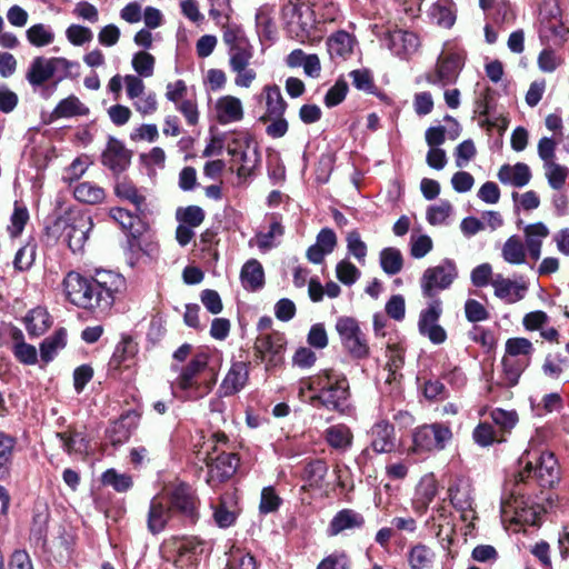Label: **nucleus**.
I'll return each mask as SVG.
<instances>
[{"mask_svg":"<svg viewBox=\"0 0 569 569\" xmlns=\"http://www.w3.org/2000/svg\"><path fill=\"white\" fill-rule=\"evenodd\" d=\"M62 286L72 305L93 312H106L113 306L116 295L124 289L126 280L111 270H97L92 277L70 271Z\"/></svg>","mask_w":569,"mask_h":569,"instance_id":"f257e3e1","label":"nucleus"},{"mask_svg":"<svg viewBox=\"0 0 569 569\" xmlns=\"http://www.w3.org/2000/svg\"><path fill=\"white\" fill-rule=\"evenodd\" d=\"M318 388L319 392L310 398L313 406L320 405L328 410L347 413L349 410L350 387L343 373H336L332 369L323 370L308 389Z\"/></svg>","mask_w":569,"mask_h":569,"instance_id":"f03ea898","label":"nucleus"},{"mask_svg":"<svg viewBox=\"0 0 569 569\" xmlns=\"http://www.w3.org/2000/svg\"><path fill=\"white\" fill-rule=\"evenodd\" d=\"M209 356L199 352L189 363L180 369L178 377L171 383L172 393L183 401H193L203 398L211 390V383H201L200 373L208 366Z\"/></svg>","mask_w":569,"mask_h":569,"instance_id":"7ed1b4c3","label":"nucleus"},{"mask_svg":"<svg viewBox=\"0 0 569 569\" xmlns=\"http://www.w3.org/2000/svg\"><path fill=\"white\" fill-rule=\"evenodd\" d=\"M522 468L515 475V480L511 485L510 500L507 501V506L515 513V521L517 523L533 525V500L529 495L530 486L528 480L531 477V462H523L522 458L518 461Z\"/></svg>","mask_w":569,"mask_h":569,"instance_id":"20e7f679","label":"nucleus"},{"mask_svg":"<svg viewBox=\"0 0 569 569\" xmlns=\"http://www.w3.org/2000/svg\"><path fill=\"white\" fill-rule=\"evenodd\" d=\"M91 218L79 211H70L58 217L48 231L63 237L72 252L81 251L92 229Z\"/></svg>","mask_w":569,"mask_h":569,"instance_id":"39448f33","label":"nucleus"},{"mask_svg":"<svg viewBox=\"0 0 569 569\" xmlns=\"http://www.w3.org/2000/svg\"><path fill=\"white\" fill-rule=\"evenodd\" d=\"M164 498L174 517L184 526L194 525L200 517V499L196 490L187 482L179 481L166 489Z\"/></svg>","mask_w":569,"mask_h":569,"instance_id":"423d86ee","label":"nucleus"},{"mask_svg":"<svg viewBox=\"0 0 569 569\" xmlns=\"http://www.w3.org/2000/svg\"><path fill=\"white\" fill-rule=\"evenodd\" d=\"M73 67H78V63L62 57H36L28 68L26 79L33 90L37 91L38 87H42V84L53 78L54 80L58 79V81L68 78L70 69Z\"/></svg>","mask_w":569,"mask_h":569,"instance_id":"0eeeda50","label":"nucleus"},{"mask_svg":"<svg viewBox=\"0 0 569 569\" xmlns=\"http://www.w3.org/2000/svg\"><path fill=\"white\" fill-rule=\"evenodd\" d=\"M214 447L211 452H208L204 461L208 467V476L207 483L210 487H216L217 485L228 480L231 478L237 468L239 466V458L233 452H218L217 445L226 443L228 438L224 433H216L213 435Z\"/></svg>","mask_w":569,"mask_h":569,"instance_id":"6e6552de","label":"nucleus"},{"mask_svg":"<svg viewBox=\"0 0 569 569\" xmlns=\"http://www.w3.org/2000/svg\"><path fill=\"white\" fill-rule=\"evenodd\" d=\"M540 39L552 46H561L569 33V28L562 20L557 0H543L539 9Z\"/></svg>","mask_w":569,"mask_h":569,"instance_id":"1a4fd4ad","label":"nucleus"},{"mask_svg":"<svg viewBox=\"0 0 569 569\" xmlns=\"http://www.w3.org/2000/svg\"><path fill=\"white\" fill-rule=\"evenodd\" d=\"M457 277V266L451 259H443L438 266L427 268L420 279L423 297L438 299L437 293L448 289Z\"/></svg>","mask_w":569,"mask_h":569,"instance_id":"9d476101","label":"nucleus"},{"mask_svg":"<svg viewBox=\"0 0 569 569\" xmlns=\"http://www.w3.org/2000/svg\"><path fill=\"white\" fill-rule=\"evenodd\" d=\"M341 345L353 359H366L370 355V348L366 335L360 329L358 321L351 317H340L336 323Z\"/></svg>","mask_w":569,"mask_h":569,"instance_id":"9b49d317","label":"nucleus"},{"mask_svg":"<svg viewBox=\"0 0 569 569\" xmlns=\"http://www.w3.org/2000/svg\"><path fill=\"white\" fill-rule=\"evenodd\" d=\"M451 439L452 431L449 426L440 422L423 425L413 432V450L416 452L440 451Z\"/></svg>","mask_w":569,"mask_h":569,"instance_id":"f8f14e48","label":"nucleus"},{"mask_svg":"<svg viewBox=\"0 0 569 569\" xmlns=\"http://www.w3.org/2000/svg\"><path fill=\"white\" fill-rule=\"evenodd\" d=\"M442 315V302L440 299L430 300L427 308L420 312L418 329L419 332L428 337L435 345H441L447 339L446 330L438 323Z\"/></svg>","mask_w":569,"mask_h":569,"instance_id":"ddd939ff","label":"nucleus"},{"mask_svg":"<svg viewBox=\"0 0 569 569\" xmlns=\"http://www.w3.org/2000/svg\"><path fill=\"white\" fill-rule=\"evenodd\" d=\"M286 343L283 333H261L254 341V350L261 360L267 361V368L277 367L283 360Z\"/></svg>","mask_w":569,"mask_h":569,"instance_id":"4468645a","label":"nucleus"},{"mask_svg":"<svg viewBox=\"0 0 569 569\" xmlns=\"http://www.w3.org/2000/svg\"><path fill=\"white\" fill-rule=\"evenodd\" d=\"M176 553L173 563L178 569H196L203 552V541L197 537L174 538L171 542Z\"/></svg>","mask_w":569,"mask_h":569,"instance_id":"2eb2a0df","label":"nucleus"},{"mask_svg":"<svg viewBox=\"0 0 569 569\" xmlns=\"http://www.w3.org/2000/svg\"><path fill=\"white\" fill-rule=\"evenodd\" d=\"M130 162L131 151L117 138L109 137L107 147L101 154V163L113 174H120L129 167Z\"/></svg>","mask_w":569,"mask_h":569,"instance_id":"dca6fc26","label":"nucleus"},{"mask_svg":"<svg viewBox=\"0 0 569 569\" xmlns=\"http://www.w3.org/2000/svg\"><path fill=\"white\" fill-rule=\"evenodd\" d=\"M526 243L518 236H511L502 247V258L511 264H521L526 261L527 251L533 252V224L525 227Z\"/></svg>","mask_w":569,"mask_h":569,"instance_id":"f3484780","label":"nucleus"},{"mask_svg":"<svg viewBox=\"0 0 569 569\" xmlns=\"http://www.w3.org/2000/svg\"><path fill=\"white\" fill-rule=\"evenodd\" d=\"M449 497L452 506L461 512L465 521L475 518L472 489L467 479H456L449 487Z\"/></svg>","mask_w":569,"mask_h":569,"instance_id":"a211bd4d","label":"nucleus"},{"mask_svg":"<svg viewBox=\"0 0 569 569\" xmlns=\"http://www.w3.org/2000/svg\"><path fill=\"white\" fill-rule=\"evenodd\" d=\"M463 66V59L459 53H448L439 58L435 79L429 77L428 81L433 84L448 86L453 83Z\"/></svg>","mask_w":569,"mask_h":569,"instance_id":"6ab92c4d","label":"nucleus"},{"mask_svg":"<svg viewBox=\"0 0 569 569\" xmlns=\"http://www.w3.org/2000/svg\"><path fill=\"white\" fill-rule=\"evenodd\" d=\"M176 518L166 498L153 497L149 503L147 528L152 535L160 533L170 519Z\"/></svg>","mask_w":569,"mask_h":569,"instance_id":"aec40b11","label":"nucleus"},{"mask_svg":"<svg viewBox=\"0 0 569 569\" xmlns=\"http://www.w3.org/2000/svg\"><path fill=\"white\" fill-rule=\"evenodd\" d=\"M370 438V448L376 453H389L396 448L395 427L387 420H380L371 427Z\"/></svg>","mask_w":569,"mask_h":569,"instance_id":"412c9836","label":"nucleus"},{"mask_svg":"<svg viewBox=\"0 0 569 569\" xmlns=\"http://www.w3.org/2000/svg\"><path fill=\"white\" fill-rule=\"evenodd\" d=\"M383 41L388 49L398 57H406L415 52L419 46L418 37L413 32L400 29L387 32Z\"/></svg>","mask_w":569,"mask_h":569,"instance_id":"4be33fe9","label":"nucleus"},{"mask_svg":"<svg viewBox=\"0 0 569 569\" xmlns=\"http://www.w3.org/2000/svg\"><path fill=\"white\" fill-rule=\"evenodd\" d=\"M248 377V365L243 361L233 362L219 387L220 396L229 397L239 392L246 386Z\"/></svg>","mask_w":569,"mask_h":569,"instance_id":"5701e85b","label":"nucleus"},{"mask_svg":"<svg viewBox=\"0 0 569 569\" xmlns=\"http://www.w3.org/2000/svg\"><path fill=\"white\" fill-rule=\"evenodd\" d=\"M141 214L142 213L137 211L132 213L123 208H112L110 210L111 218L117 221L133 240H137L147 230V224L142 220Z\"/></svg>","mask_w":569,"mask_h":569,"instance_id":"b1692460","label":"nucleus"},{"mask_svg":"<svg viewBox=\"0 0 569 569\" xmlns=\"http://www.w3.org/2000/svg\"><path fill=\"white\" fill-rule=\"evenodd\" d=\"M365 525V517L353 509H342L335 515L328 527V535L338 536L345 530L360 529Z\"/></svg>","mask_w":569,"mask_h":569,"instance_id":"393cba45","label":"nucleus"},{"mask_svg":"<svg viewBox=\"0 0 569 569\" xmlns=\"http://www.w3.org/2000/svg\"><path fill=\"white\" fill-rule=\"evenodd\" d=\"M216 117L220 124L240 121L243 118V108L239 98L223 96L216 102Z\"/></svg>","mask_w":569,"mask_h":569,"instance_id":"a878e982","label":"nucleus"},{"mask_svg":"<svg viewBox=\"0 0 569 569\" xmlns=\"http://www.w3.org/2000/svg\"><path fill=\"white\" fill-rule=\"evenodd\" d=\"M559 479L558 463L552 453H546L540 457L536 463V482L543 488H551Z\"/></svg>","mask_w":569,"mask_h":569,"instance_id":"bb28decb","label":"nucleus"},{"mask_svg":"<svg viewBox=\"0 0 569 569\" xmlns=\"http://www.w3.org/2000/svg\"><path fill=\"white\" fill-rule=\"evenodd\" d=\"M50 511L47 505L36 503L33 507L30 537L37 545L44 546L48 536Z\"/></svg>","mask_w":569,"mask_h":569,"instance_id":"cd10ccee","label":"nucleus"},{"mask_svg":"<svg viewBox=\"0 0 569 569\" xmlns=\"http://www.w3.org/2000/svg\"><path fill=\"white\" fill-rule=\"evenodd\" d=\"M137 416L134 413H127L111 423L107 429V438L113 445H122L129 440L132 430L136 428Z\"/></svg>","mask_w":569,"mask_h":569,"instance_id":"c85d7f7f","label":"nucleus"},{"mask_svg":"<svg viewBox=\"0 0 569 569\" xmlns=\"http://www.w3.org/2000/svg\"><path fill=\"white\" fill-rule=\"evenodd\" d=\"M266 99V113L262 114L259 120L261 122L270 121L273 116H283L287 109V102L284 101L280 88L277 84L266 86L263 88Z\"/></svg>","mask_w":569,"mask_h":569,"instance_id":"c756f323","label":"nucleus"},{"mask_svg":"<svg viewBox=\"0 0 569 569\" xmlns=\"http://www.w3.org/2000/svg\"><path fill=\"white\" fill-rule=\"evenodd\" d=\"M89 112V108L77 96L70 94L56 106L50 113V119L54 121L62 118L88 116Z\"/></svg>","mask_w":569,"mask_h":569,"instance_id":"7c9ffc66","label":"nucleus"},{"mask_svg":"<svg viewBox=\"0 0 569 569\" xmlns=\"http://www.w3.org/2000/svg\"><path fill=\"white\" fill-rule=\"evenodd\" d=\"M498 178L505 184L521 188L530 181L531 171L527 164L521 162L515 166L503 164L499 169Z\"/></svg>","mask_w":569,"mask_h":569,"instance_id":"2f4dec72","label":"nucleus"},{"mask_svg":"<svg viewBox=\"0 0 569 569\" xmlns=\"http://www.w3.org/2000/svg\"><path fill=\"white\" fill-rule=\"evenodd\" d=\"M240 280L242 287L249 291H257L264 284V271L262 264L256 260H248L241 269Z\"/></svg>","mask_w":569,"mask_h":569,"instance_id":"473e14b6","label":"nucleus"},{"mask_svg":"<svg viewBox=\"0 0 569 569\" xmlns=\"http://www.w3.org/2000/svg\"><path fill=\"white\" fill-rule=\"evenodd\" d=\"M325 440L332 449L347 451L352 446L353 433L348 426L338 423L325 430Z\"/></svg>","mask_w":569,"mask_h":569,"instance_id":"72a5a7b5","label":"nucleus"},{"mask_svg":"<svg viewBox=\"0 0 569 569\" xmlns=\"http://www.w3.org/2000/svg\"><path fill=\"white\" fill-rule=\"evenodd\" d=\"M428 16L437 26L449 29L456 22L455 3L451 0H439L430 7Z\"/></svg>","mask_w":569,"mask_h":569,"instance_id":"f704fd0d","label":"nucleus"},{"mask_svg":"<svg viewBox=\"0 0 569 569\" xmlns=\"http://www.w3.org/2000/svg\"><path fill=\"white\" fill-rule=\"evenodd\" d=\"M491 284L495 288V293L497 297L507 299L510 302L523 298L528 289V287L518 284L510 279H506L501 274L495 276V278L491 279Z\"/></svg>","mask_w":569,"mask_h":569,"instance_id":"c9c22d12","label":"nucleus"},{"mask_svg":"<svg viewBox=\"0 0 569 569\" xmlns=\"http://www.w3.org/2000/svg\"><path fill=\"white\" fill-rule=\"evenodd\" d=\"M529 356H508L505 355L502 358V368L505 376V385L512 387L518 383L519 378L523 370L529 366Z\"/></svg>","mask_w":569,"mask_h":569,"instance_id":"e433bc0d","label":"nucleus"},{"mask_svg":"<svg viewBox=\"0 0 569 569\" xmlns=\"http://www.w3.org/2000/svg\"><path fill=\"white\" fill-rule=\"evenodd\" d=\"M67 330L59 328L40 343V358L44 363L51 362L59 350L67 346Z\"/></svg>","mask_w":569,"mask_h":569,"instance_id":"4c0bfd02","label":"nucleus"},{"mask_svg":"<svg viewBox=\"0 0 569 569\" xmlns=\"http://www.w3.org/2000/svg\"><path fill=\"white\" fill-rule=\"evenodd\" d=\"M353 39L347 31L340 30L327 40V50L331 59H346L352 52Z\"/></svg>","mask_w":569,"mask_h":569,"instance_id":"58836bf2","label":"nucleus"},{"mask_svg":"<svg viewBox=\"0 0 569 569\" xmlns=\"http://www.w3.org/2000/svg\"><path fill=\"white\" fill-rule=\"evenodd\" d=\"M57 438L61 441L63 450L68 453H81L87 451L89 447V440L87 436L74 429L68 428V430L58 432Z\"/></svg>","mask_w":569,"mask_h":569,"instance_id":"ea45409f","label":"nucleus"},{"mask_svg":"<svg viewBox=\"0 0 569 569\" xmlns=\"http://www.w3.org/2000/svg\"><path fill=\"white\" fill-rule=\"evenodd\" d=\"M16 445L14 437L0 431V480H6L11 475Z\"/></svg>","mask_w":569,"mask_h":569,"instance_id":"a19ab883","label":"nucleus"},{"mask_svg":"<svg viewBox=\"0 0 569 569\" xmlns=\"http://www.w3.org/2000/svg\"><path fill=\"white\" fill-rule=\"evenodd\" d=\"M114 193L118 198L129 201L139 213L146 211V197L139 192L137 187L126 179L118 181L114 186Z\"/></svg>","mask_w":569,"mask_h":569,"instance_id":"79ce46f5","label":"nucleus"},{"mask_svg":"<svg viewBox=\"0 0 569 569\" xmlns=\"http://www.w3.org/2000/svg\"><path fill=\"white\" fill-rule=\"evenodd\" d=\"M24 322L28 333L34 337L43 335L51 326L50 315L40 307L30 310Z\"/></svg>","mask_w":569,"mask_h":569,"instance_id":"37998d69","label":"nucleus"},{"mask_svg":"<svg viewBox=\"0 0 569 569\" xmlns=\"http://www.w3.org/2000/svg\"><path fill=\"white\" fill-rule=\"evenodd\" d=\"M73 196L80 202L97 204L104 200L106 192L98 184L90 181H83L74 187Z\"/></svg>","mask_w":569,"mask_h":569,"instance_id":"c03bdc74","label":"nucleus"},{"mask_svg":"<svg viewBox=\"0 0 569 569\" xmlns=\"http://www.w3.org/2000/svg\"><path fill=\"white\" fill-rule=\"evenodd\" d=\"M435 560V552L426 545L413 546L408 553V562L411 569H429Z\"/></svg>","mask_w":569,"mask_h":569,"instance_id":"a18cd8bd","label":"nucleus"},{"mask_svg":"<svg viewBox=\"0 0 569 569\" xmlns=\"http://www.w3.org/2000/svg\"><path fill=\"white\" fill-rule=\"evenodd\" d=\"M380 266L389 276L399 273L403 266V258L400 250L393 247L382 249L380 251Z\"/></svg>","mask_w":569,"mask_h":569,"instance_id":"49530a36","label":"nucleus"},{"mask_svg":"<svg viewBox=\"0 0 569 569\" xmlns=\"http://www.w3.org/2000/svg\"><path fill=\"white\" fill-rule=\"evenodd\" d=\"M283 234L281 220L277 214H271L268 232L257 234V244L261 250H269L276 246L274 239Z\"/></svg>","mask_w":569,"mask_h":569,"instance_id":"de8ad7c7","label":"nucleus"},{"mask_svg":"<svg viewBox=\"0 0 569 569\" xmlns=\"http://www.w3.org/2000/svg\"><path fill=\"white\" fill-rule=\"evenodd\" d=\"M327 472L328 467L323 460H311L305 466L302 479L311 487H319Z\"/></svg>","mask_w":569,"mask_h":569,"instance_id":"09e8293b","label":"nucleus"},{"mask_svg":"<svg viewBox=\"0 0 569 569\" xmlns=\"http://www.w3.org/2000/svg\"><path fill=\"white\" fill-rule=\"evenodd\" d=\"M27 38L32 46L44 47L54 40V33L49 26L38 23L27 30Z\"/></svg>","mask_w":569,"mask_h":569,"instance_id":"8fccbe9b","label":"nucleus"},{"mask_svg":"<svg viewBox=\"0 0 569 569\" xmlns=\"http://www.w3.org/2000/svg\"><path fill=\"white\" fill-rule=\"evenodd\" d=\"M542 170L548 183L553 189H560L568 176V169L557 161L542 164Z\"/></svg>","mask_w":569,"mask_h":569,"instance_id":"3c124183","label":"nucleus"},{"mask_svg":"<svg viewBox=\"0 0 569 569\" xmlns=\"http://www.w3.org/2000/svg\"><path fill=\"white\" fill-rule=\"evenodd\" d=\"M256 27L261 40L271 42L276 40V24L263 9H259L256 13Z\"/></svg>","mask_w":569,"mask_h":569,"instance_id":"603ef678","label":"nucleus"},{"mask_svg":"<svg viewBox=\"0 0 569 569\" xmlns=\"http://www.w3.org/2000/svg\"><path fill=\"white\" fill-rule=\"evenodd\" d=\"M132 68L139 77L149 78L153 74L156 59L146 51H139L132 57Z\"/></svg>","mask_w":569,"mask_h":569,"instance_id":"864d4df0","label":"nucleus"},{"mask_svg":"<svg viewBox=\"0 0 569 569\" xmlns=\"http://www.w3.org/2000/svg\"><path fill=\"white\" fill-rule=\"evenodd\" d=\"M138 351L137 343L130 337L123 338L116 347L111 358V365L119 367L122 362L132 358Z\"/></svg>","mask_w":569,"mask_h":569,"instance_id":"5fc2aeb1","label":"nucleus"},{"mask_svg":"<svg viewBox=\"0 0 569 569\" xmlns=\"http://www.w3.org/2000/svg\"><path fill=\"white\" fill-rule=\"evenodd\" d=\"M102 482L112 487L118 492H126L132 487V479L126 473H118L113 469L107 470L102 475Z\"/></svg>","mask_w":569,"mask_h":569,"instance_id":"6e6d98bb","label":"nucleus"},{"mask_svg":"<svg viewBox=\"0 0 569 569\" xmlns=\"http://www.w3.org/2000/svg\"><path fill=\"white\" fill-rule=\"evenodd\" d=\"M177 220L189 227H199L204 220V211L198 206L179 208L176 213Z\"/></svg>","mask_w":569,"mask_h":569,"instance_id":"4d7b16f0","label":"nucleus"},{"mask_svg":"<svg viewBox=\"0 0 569 569\" xmlns=\"http://www.w3.org/2000/svg\"><path fill=\"white\" fill-rule=\"evenodd\" d=\"M282 503V499L271 486L264 487L261 491L259 511L262 515L276 512Z\"/></svg>","mask_w":569,"mask_h":569,"instance_id":"13d9d810","label":"nucleus"},{"mask_svg":"<svg viewBox=\"0 0 569 569\" xmlns=\"http://www.w3.org/2000/svg\"><path fill=\"white\" fill-rule=\"evenodd\" d=\"M451 213V203L447 200H441L438 204L428 208L427 220L432 226L443 224Z\"/></svg>","mask_w":569,"mask_h":569,"instance_id":"bf43d9fd","label":"nucleus"},{"mask_svg":"<svg viewBox=\"0 0 569 569\" xmlns=\"http://www.w3.org/2000/svg\"><path fill=\"white\" fill-rule=\"evenodd\" d=\"M536 331L542 339L549 342H558L559 332L550 325L548 316L542 311H536Z\"/></svg>","mask_w":569,"mask_h":569,"instance_id":"052dcab7","label":"nucleus"},{"mask_svg":"<svg viewBox=\"0 0 569 569\" xmlns=\"http://www.w3.org/2000/svg\"><path fill=\"white\" fill-rule=\"evenodd\" d=\"M36 259V244L27 243L21 247L13 260L14 269L18 271H27L31 268Z\"/></svg>","mask_w":569,"mask_h":569,"instance_id":"680f3d73","label":"nucleus"},{"mask_svg":"<svg viewBox=\"0 0 569 569\" xmlns=\"http://www.w3.org/2000/svg\"><path fill=\"white\" fill-rule=\"evenodd\" d=\"M493 423L503 432H509L518 422V415L516 411H507L497 408L490 412Z\"/></svg>","mask_w":569,"mask_h":569,"instance_id":"e2e57ef3","label":"nucleus"},{"mask_svg":"<svg viewBox=\"0 0 569 569\" xmlns=\"http://www.w3.org/2000/svg\"><path fill=\"white\" fill-rule=\"evenodd\" d=\"M214 522L220 528H228L236 522L237 513L234 510L230 509L226 498H221L218 506L213 511Z\"/></svg>","mask_w":569,"mask_h":569,"instance_id":"0e129e2a","label":"nucleus"},{"mask_svg":"<svg viewBox=\"0 0 569 569\" xmlns=\"http://www.w3.org/2000/svg\"><path fill=\"white\" fill-rule=\"evenodd\" d=\"M336 274L340 282L351 286L360 278L361 272L350 261L341 260L336 267Z\"/></svg>","mask_w":569,"mask_h":569,"instance_id":"69168bd1","label":"nucleus"},{"mask_svg":"<svg viewBox=\"0 0 569 569\" xmlns=\"http://www.w3.org/2000/svg\"><path fill=\"white\" fill-rule=\"evenodd\" d=\"M349 77L351 78L352 84L361 91H365L367 93H375V82L372 73L367 69H357L352 70L349 73Z\"/></svg>","mask_w":569,"mask_h":569,"instance_id":"338daca9","label":"nucleus"},{"mask_svg":"<svg viewBox=\"0 0 569 569\" xmlns=\"http://www.w3.org/2000/svg\"><path fill=\"white\" fill-rule=\"evenodd\" d=\"M226 569H257V562L250 553L237 550L231 553Z\"/></svg>","mask_w":569,"mask_h":569,"instance_id":"774afa93","label":"nucleus"}]
</instances>
